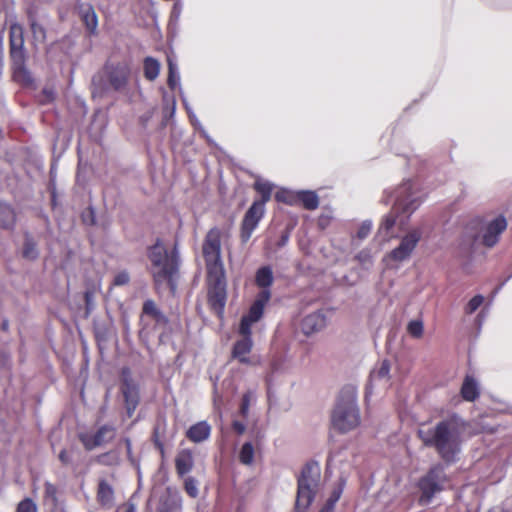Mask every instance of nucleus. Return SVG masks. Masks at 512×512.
I'll return each mask as SVG.
<instances>
[{
  "label": "nucleus",
  "instance_id": "f257e3e1",
  "mask_svg": "<svg viewBox=\"0 0 512 512\" xmlns=\"http://www.w3.org/2000/svg\"><path fill=\"white\" fill-rule=\"evenodd\" d=\"M393 197V210L383 219L379 227V233L384 237H389L392 234L394 226L402 228L406 224L409 215L413 213L423 201V198L410 183H405L397 188Z\"/></svg>",
  "mask_w": 512,
  "mask_h": 512
},
{
  "label": "nucleus",
  "instance_id": "f03ea898",
  "mask_svg": "<svg viewBox=\"0 0 512 512\" xmlns=\"http://www.w3.org/2000/svg\"><path fill=\"white\" fill-rule=\"evenodd\" d=\"M460 432V425L455 420H448L433 429H420L419 436L426 445L434 446L444 460L453 461L460 451Z\"/></svg>",
  "mask_w": 512,
  "mask_h": 512
},
{
  "label": "nucleus",
  "instance_id": "7ed1b4c3",
  "mask_svg": "<svg viewBox=\"0 0 512 512\" xmlns=\"http://www.w3.org/2000/svg\"><path fill=\"white\" fill-rule=\"evenodd\" d=\"M221 233L218 229H211L203 245V254L206 260L209 280L214 282L220 301L224 300L223 268L221 263Z\"/></svg>",
  "mask_w": 512,
  "mask_h": 512
},
{
  "label": "nucleus",
  "instance_id": "20e7f679",
  "mask_svg": "<svg viewBox=\"0 0 512 512\" xmlns=\"http://www.w3.org/2000/svg\"><path fill=\"white\" fill-rule=\"evenodd\" d=\"M353 388L342 391L332 414V425L341 432H348L360 424L359 409Z\"/></svg>",
  "mask_w": 512,
  "mask_h": 512
},
{
  "label": "nucleus",
  "instance_id": "39448f33",
  "mask_svg": "<svg viewBox=\"0 0 512 512\" xmlns=\"http://www.w3.org/2000/svg\"><path fill=\"white\" fill-rule=\"evenodd\" d=\"M151 272L157 285H172L173 276L177 270L175 251H168L164 244L157 242L149 251Z\"/></svg>",
  "mask_w": 512,
  "mask_h": 512
},
{
  "label": "nucleus",
  "instance_id": "423d86ee",
  "mask_svg": "<svg viewBox=\"0 0 512 512\" xmlns=\"http://www.w3.org/2000/svg\"><path fill=\"white\" fill-rule=\"evenodd\" d=\"M319 481L320 469L317 465H310L304 468L298 481L296 509L299 512L305 511L310 506L318 490Z\"/></svg>",
  "mask_w": 512,
  "mask_h": 512
},
{
  "label": "nucleus",
  "instance_id": "0eeeda50",
  "mask_svg": "<svg viewBox=\"0 0 512 512\" xmlns=\"http://www.w3.org/2000/svg\"><path fill=\"white\" fill-rule=\"evenodd\" d=\"M507 220L503 215H489L477 222L475 239L487 247L494 246L506 230Z\"/></svg>",
  "mask_w": 512,
  "mask_h": 512
},
{
  "label": "nucleus",
  "instance_id": "6e6552de",
  "mask_svg": "<svg viewBox=\"0 0 512 512\" xmlns=\"http://www.w3.org/2000/svg\"><path fill=\"white\" fill-rule=\"evenodd\" d=\"M445 483L446 477L442 467H433L419 481V489L421 491L420 502L423 505L429 504L433 496L444 488Z\"/></svg>",
  "mask_w": 512,
  "mask_h": 512
},
{
  "label": "nucleus",
  "instance_id": "1a4fd4ad",
  "mask_svg": "<svg viewBox=\"0 0 512 512\" xmlns=\"http://www.w3.org/2000/svg\"><path fill=\"white\" fill-rule=\"evenodd\" d=\"M422 236V232L420 229L415 228L412 229L405 235L399 246L392 250L389 254L386 255L385 261L390 263H399L407 260L415 249L417 243L419 242Z\"/></svg>",
  "mask_w": 512,
  "mask_h": 512
},
{
  "label": "nucleus",
  "instance_id": "9d476101",
  "mask_svg": "<svg viewBox=\"0 0 512 512\" xmlns=\"http://www.w3.org/2000/svg\"><path fill=\"white\" fill-rule=\"evenodd\" d=\"M271 294L269 290H262L256 297L247 315L243 316L239 333H251V326L256 323L263 314L265 305L270 300Z\"/></svg>",
  "mask_w": 512,
  "mask_h": 512
},
{
  "label": "nucleus",
  "instance_id": "9b49d317",
  "mask_svg": "<svg viewBox=\"0 0 512 512\" xmlns=\"http://www.w3.org/2000/svg\"><path fill=\"white\" fill-rule=\"evenodd\" d=\"M115 438V430L110 426H103L94 433L80 434V440L87 450H92L109 443Z\"/></svg>",
  "mask_w": 512,
  "mask_h": 512
},
{
  "label": "nucleus",
  "instance_id": "f8f14e48",
  "mask_svg": "<svg viewBox=\"0 0 512 512\" xmlns=\"http://www.w3.org/2000/svg\"><path fill=\"white\" fill-rule=\"evenodd\" d=\"M264 214L263 202H254L247 211L243 223L241 237L243 242H247L255 228L257 227L260 219Z\"/></svg>",
  "mask_w": 512,
  "mask_h": 512
},
{
  "label": "nucleus",
  "instance_id": "ddd939ff",
  "mask_svg": "<svg viewBox=\"0 0 512 512\" xmlns=\"http://www.w3.org/2000/svg\"><path fill=\"white\" fill-rule=\"evenodd\" d=\"M11 58L13 61V77L24 85L32 83V76L24 65V54L22 48L11 47Z\"/></svg>",
  "mask_w": 512,
  "mask_h": 512
},
{
  "label": "nucleus",
  "instance_id": "4468645a",
  "mask_svg": "<svg viewBox=\"0 0 512 512\" xmlns=\"http://www.w3.org/2000/svg\"><path fill=\"white\" fill-rule=\"evenodd\" d=\"M239 335L241 338L236 341L233 347L232 357L240 363L252 364L253 360L250 357V352L253 346L251 333H239Z\"/></svg>",
  "mask_w": 512,
  "mask_h": 512
},
{
  "label": "nucleus",
  "instance_id": "2eb2a0df",
  "mask_svg": "<svg viewBox=\"0 0 512 512\" xmlns=\"http://www.w3.org/2000/svg\"><path fill=\"white\" fill-rule=\"evenodd\" d=\"M326 326V317L320 312L307 315L302 321V330L305 334H312L322 330Z\"/></svg>",
  "mask_w": 512,
  "mask_h": 512
},
{
  "label": "nucleus",
  "instance_id": "dca6fc26",
  "mask_svg": "<svg viewBox=\"0 0 512 512\" xmlns=\"http://www.w3.org/2000/svg\"><path fill=\"white\" fill-rule=\"evenodd\" d=\"M128 75L129 69L125 65H117L115 67L109 68L108 70L109 82L115 89H119L124 86Z\"/></svg>",
  "mask_w": 512,
  "mask_h": 512
},
{
  "label": "nucleus",
  "instance_id": "f3484780",
  "mask_svg": "<svg viewBox=\"0 0 512 512\" xmlns=\"http://www.w3.org/2000/svg\"><path fill=\"white\" fill-rule=\"evenodd\" d=\"M461 395L466 401H474L479 396V385L474 377H465L461 387Z\"/></svg>",
  "mask_w": 512,
  "mask_h": 512
},
{
  "label": "nucleus",
  "instance_id": "a211bd4d",
  "mask_svg": "<svg viewBox=\"0 0 512 512\" xmlns=\"http://www.w3.org/2000/svg\"><path fill=\"white\" fill-rule=\"evenodd\" d=\"M211 427L206 422H199L187 431V437L193 442L206 440L210 435Z\"/></svg>",
  "mask_w": 512,
  "mask_h": 512
},
{
  "label": "nucleus",
  "instance_id": "6ab92c4d",
  "mask_svg": "<svg viewBox=\"0 0 512 512\" xmlns=\"http://www.w3.org/2000/svg\"><path fill=\"white\" fill-rule=\"evenodd\" d=\"M389 371L390 366L387 361H383L379 368L372 372L371 374V384L379 385L383 388L388 386L389 382Z\"/></svg>",
  "mask_w": 512,
  "mask_h": 512
},
{
  "label": "nucleus",
  "instance_id": "aec40b11",
  "mask_svg": "<svg viewBox=\"0 0 512 512\" xmlns=\"http://www.w3.org/2000/svg\"><path fill=\"white\" fill-rule=\"evenodd\" d=\"M176 469L180 475H185L193 467V456L189 450H182L178 453L176 460Z\"/></svg>",
  "mask_w": 512,
  "mask_h": 512
},
{
  "label": "nucleus",
  "instance_id": "412c9836",
  "mask_svg": "<svg viewBox=\"0 0 512 512\" xmlns=\"http://www.w3.org/2000/svg\"><path fill=\"white\" fill-rule=\"evenodd\" d=\"M273 280V271L270 267L264 266L257 270L255 282L262 290H268V287L272 285Z\"/></svg>",
  "mask_w": 512,
  "mask_h": 512
},
{
  "label": "nucleus",
  "instance_id": "4be33fe9",
  "mask_svg": "<svg viewBox=\"0 0 512 512\" xmlns=\"http://www.w3.org/2000/svg\"><path fill=\"white\" fill-rule=\"evenodd\" d=\"M81 14L86 27L91 32H94L98 26V19L94 9L91 6L87 5L82 8Z\"/></svg>",
  "mask_w": 512,
  "mask_h": 512
},
{
  "label": "nucleus",
  "instance_id": "5701e85b",
  "mask_svg": "<svg viewBox=\"0 0 512 512\" xmlns=\"http://www.w3.org/2000/svg\"><path fill=\"white\" fill-rule=\"evenodd\" d=\"M160 72V63L151 57H148L144 61V74L148 80H155Z\"/></svg>",
  "mask_w": 512,
  "mask_h": 512
},
{
  "label": "nucleus",
  "instance_id": "b1692460",
  "mask_svg": "<svg viewBox=\"0 0 512 512\" xmlns=\"http://www.w3.org/2000/svg\"><path fill=\"white\" fill-rule=\"evenodd\" d=\"M254 186H255V189L261 194L262 200L260 202H263V206H264L265 203L267 201H269V199L271 198L273 184L267 180L259 178L255 181Z\"/></svg>",
  "mask_w": 512,
  "mask_h": 512
},
{
  "label": "nucleus",
  "instance_id": "393cba45",
  "mask_svg": "<svg viewBox=\"0 0 512 512\" xmlns=\"http://www.w3.org/2000/svg\"><path fill=\"white\" fill-rule=\"evenodd\" d=\"M297 196L306 209L314 210L319 205L318 196L312 191H302Z\"/></svg>",
  "mask_w": 512,
  "mask_h": 512
},
{
  "label": "nucleus",
  "instance_id": "a878e982",
  "mask_svg": "<svg viewBox=\"0 0 512 512\" xmlns=\"http://www.w3.org/2000/svg\"><path fill=\"white\" fill-rule=\"evenodd\" d=\"M124 397L126 400L128 414L131 415L138 403V393L134 387L126 385L123 389Z\"/></svg>",
  "mask_w": 512,
  "mask_h": 512
},
{
  "label": "nucleus",
  "instance_id": "bb28decb",
  "mask_svg": "<svg viewBox=\"0 0 512 512\" xmlns=\"http://www.w3.org/2000/svg\"><path fill=\"white\" fill-rule=\"evenodd\" d=\"M167 62H168V70H169L168 85L170 86V88L174 89L179 85V82H180V76L178 73L177 63L170 56L167 58Z\"/></svg>",
  "mask_w": 512,
  "mask_h": 512
},
{
  "label": "nucleus",
  "instance_id": "cd10ccee",
  "mask_svg": "<svg viewBox=\"0 0 512 512\" xmlns=\"http://www.w3.org/2000/svg\"><path fill=\"white\" fill-rule=\"evenodd\" d=\"M10 43L11 47L22 48L23 47V29L19 24H12L10 26Z\"/></svg>",
  "mask_w": 512,
  "mask_h": 512
},
{
  "label": "nucleus",
  "instance_id": "c85d7f7f",
  "mask_svg": "<svg viewBox=\"0 0 512 512\" xmlns=\"http://www.w3.org/2000/svg\"><path fill=\"white\" fill-rule=\"evenodd\" d=\"M408 333L414 338H421L424 332V324L420 319H413L407 325Z\"/></svg>",
  "mask_w": 512,
  "mask_h": 512
},
{
  "label": "nucleus",
  "instance_id": "c756f323",
  "mask_svg": "<svg viewBox=\"0 0 512 512\" xmlns=\"http://www.w3.org/2000/svg\"><path fill=\"white\" fill-rule=\"evenodd\" d=\"M98 497L105 505L111 503L113 498L112 488L107 483L101 482L99 485Z\"/></svg>",
  "mask_w": 512,
  "mask_h": 512
},
{
  "label": "nucleus",
  "instance_id": "7c9ffc66",
  "mask_svg": "<svg viewBox=\"0 0 512 512\" xmlns=\"http://www.w3.org/2000/svg\"><path fill=\"white\" fill-rule=\"evenodd\" d=\"M239 458H240V461L245 465H249L253 462L254 448L251 445V443H245L242 446Z\"/></svg>",
  "mask_w": 512,
  "mask_h": 512
},
{
  "label": "nucleus",
  "instance_id": "2f4dec72",
  "mask_svg": "<svg viewBox=\"0 0 512 512\" xmlns=\"http://www.w3.org/2000/svg\"><path fill=\"white\" fill-rule=\"evenodd\" d=\"M341 495V491L339 489H335L331 496L328 498L326 504L319 512H332L334 509L335 503L339 500Z\"/></svg>",
  "mask_w": 512,
  "mask_h": 512
},
{
  "label": "nucleus",
  "instance_id": "473e14b6",
  "mask_svg": "<svg viewBox=\"0 0 512 512\" xmlns=\"http://www.w3.org/2000/svg\"><path fill=\"white\" fill-rule=\"evenodd\" d=\"M17 512H37V505L30 498H25L17 506Z\"/></svg>",
  "mask_w": 512,
  "mask_h": 512
},
{
  "label": "nucleus",
  "instance_id": "72a5a7b5",
  "mask_svg": "<svg viewBox=\"0 0 512 512\" xmlns=\"http://www.w3.org/2000/svg\"><path fill=\"white\" fill-rule=\"evenodd\" d=\"M275 199L279 202H284V203L290 204L294 200V195L292 192H290L288 190L280 189L275 193Z\"/></svg>",
  "mask_w": 512,
  "mask_h": 512
},
{
  "label": "nucleus",
  "instance_id": "f704fd0d",
  "mask_svg": "<svg viewBox=\"0 0 512 512\" xmlns=\"http://www.w3.org/2000/svg\"><path fill=\"white\" fill-rule=\"evenodd\" d=\"M484 298L481 295L474 296L467 304L466 306V312L471 314L475 312L483 303Z\"/></svg>",
  "mask_w": 512,
  "mask_h": 512
},
{
  "label": "nucleus",
  "instance_id": "c9c22d12",
  "mask_svg": "<svg viewBox=\"0 0 512 512\" xmlns=\"http://www.w3.org/2000/svg\"><path fill=\"white\" fill-rule=\"evenodd\" d=\"M118 461H119V456L116 452H109V453L103 454L99 457V462L102 464L114 465V464H117Z\"/></svg>",
  "mask_w": 512,
  "mask_h": 512
},
{
  "label": "nucleus",
  "instance_id": "e433bc0d",
  "mask_svg": "<svg viewBox=\"0 0 512 512\" xmlns=\"http://www.w3.org/2000/svg\"><path fill=\"white\" fill-rule=\"evenodd\" d=\"M185 490L191 497H197L198 487L196 481L192 478H187L185 480Z\"/></svg>",
  "mask_w": 512,
  "mask_h": 512
},
{
  "label": "nucleus",
  "instance_id": "4c0bfd02",
  "mask_svg": "<svg viewBox=\"0 0 512 512\" xmlns=\"http://www.w3.org/2000/svg\"><path fill=\"white\" fill-rule=\"evenodd\" d=\"M0 209L2 210L3 214L6 216V220H4L2 222V225L9 226L10 224H12L14 222V212L8 206L0 207Z\"/></svg>",
  "mask_w": 512,
  "mask_h": 512
},
{
  "label": "nucleus",
  "instance_id": "58836bf2",
  "mask_svg": "<svg viewBox=\"0 0 512 512\" xmlns=\"http://www.w3.org/2000/svg\"><path fill=\"white\" fill-rule=\"evenodd\" d=\"M129 282V275L127 272H119L114 278V285L120 286L125 285Z\"/></svg>",
  "mask_w": 512,
  "mask_h": 512
},
{
  "label": "nucleus",
  "instance_id": "ea45409f",
  "mask_svg": "<svg viewBox=\"0 0 512 512\" xmlns=\"http://www.w3.org/2000/svg\"><path fill=\"white\" fill-rule=\"evenodd\" d=\"M371 230V223H363L358 230V237L363 239L367 237Z\"/></svg>",
  "mask_w": 512,
  "mask_h": 512
},
{
  "label": "nucleus",
  "instance_id": "a19ab883",
  "mask_svg": "<svg viewBox=\"0 0 512 512\" xmlns=\"http://www.w3.org/2000/svg\"><path fill=\"white\" fill-rule=\"evenodd\" d=\"M144 312L147 314H156V305L152 301H147L144 304Z\"/></svg>",
  "mask_w": 512,
  "mask_h": 512
},
{
  "label": "nucleus",
  "instance_id": "79ce46f5",
  "mask_svg": "<svg viewBox=\"0 0 512 512\" xmlns=\"http://www.w3.org/2000/svg\"><path fill=\"white\" fill-rule=\"evenodd\" d=\"M59 459L63 464H69L71 462V455L67 450H62L59 454Z\"/></svg>",
  "mask_w": 512,
  "mask_h": 512
},
{
  "label": "nucleus",
  "instance_id": "37998d69",
  "mask_svg": "<svg viewBox=\"0 0 512 512\" xmlns=\"http://www.w3.org/2000/svg\"><path fill=\"white\" fill-rule=\"evenodd\" d=\"M33 32L36 37L44 39V31L41 27H38L36 25H33Z\"/></svg>",
  "mask_w": 512,
  "mask_h": 512
},
{
  "label": "nucleus",
  "instance_id": "c03bdc74",
  "mask_svg": "<svg viewBox=\"0 0 512 512\" xmlns=\"http://www.w3.org/2000/svg\"><path fill=\"white\" fill-rule=\"evenodd\" d=\"M358 258L360 261L366 263V262H369L370 261V255L366 252H361L359 255H358Z\"/></svg>",
  "mask_w": 512,
  "mask_h": 512
},
{
  "label": "nucleus",
  "instance_id": "a18cd8bd",
  "mask_svg": "<svg viewBox=\"0 0 512 512\" xmlns=\"http://www.w3.org/2000/svg\"><path fill=\"white\" fill-rule=\"evenodd\" d=\"M233 427L234 429L238 432V433H243L245 431V426L244 424L240 423V422H234L233 424Z\"/></svg>",
  "mask_w": 512,
  "mask_h": 512
},
{
  "label": "nucleus",
  "instance_id": "49530a36",
  "mask_svg": "<svg viewBox=\"0 0 512 512\" xmlns=\"http://www.w3.org/2000/svg\"><path fill=\"white\" fill-rule=\"evenodd\" d=\"M134 510H135L134 506L131 504H128V505H124L123 507H121L118 512H134Z\"/></svg>",
  "mask_w": 512,
  "mask_h": 512
},
{
  "label": "nucleus",
  "instance_id": "de8ad7c7",
  "mask_svg": "<svg viewBox=\"0 0 512 512\" xmlns=\"http://www.w3.org/2000/svg\"><path fill=\"white\" fill-rule=\"evenodd\" d=\"M186 108H187V111H188V113H189L190 120H191V122L193 123V125L198 124L199 122H198V120H197L196 116H195V115H194V114L189 110V108H188V106H187V105H186Z\"/></svg>",
  "mask_w": 512,
  "mask_h": 512
},
{
  "label": "nucleus",
  "instance_id": "09e8293b",
  "mask_svg": "<svg viewBox=\"0 0 512 512\" xmlns=\"http://www.w3.org/2000/svg\"><path fill=\"white\" fill-rule=\"evenodd\" d=\"M24 255H25L26 257L33 258V257L35 256V252H34V250H33L32 248H31V249H30V248H27V249H25V251H24Z\"/></svg>",
  "mask_w": 512,
  "mask_h": 512
},
{
  "label": "nucleus",
  "instance_id": "8fccbe9b",
  "mask_svg": "<svg viewBox=\"0 0 512 512\" xmlns=\"http://www.w3.org/2000/svg\"><path fill=\"white\" fill-rule=\"evenodd\" d=\"M125 443H126V447H127V452H128V454H130V451H131L130 441L127 439V440H125Z\"/></svg>",
  "mask_w": 512,
  "mask_h": 512
},
{
  "label": "nucleus",
  "instance_id": "3c124183",
  "mask_svg": "<svg viewBox=\"0 0 512 512\" xmlns=\"http://www.w3.org/2000/svg\"><path fill=\"white\" fill-rule=\"evenodd\" d=\"M247 410V403L246 401L243 403L242 411L245 412Z\"/></svg>",
  "mask_w": 512,
  "mask_h": 512
},
{
  "label": "nucleus",
  "instance_id": "603ef678",
  "mask_svg": "<svg viewBox=\"0 0 512 512\" xmlns=\"http://www.w3.org/2000/svg\"><path fill=\"white\" fill-rule=\"evenodd\" d=\"M490 512H502V511L500 509L496 508V509L491 510Z\"/></svg>",
  "mask_w": 512,
  "mask_h": 512
},
{
  "label": "nucleus",
  "instance_id": "864d4df0",
  "mask_svg": "<svg viewBox=\"0 0 512 512\" xmlns=\"http://www.w3.org/2000/svg\"><path fill=\"white\" fill-rule=\"evenodd\" d=\"M287 241V237H284L283 238V243H285Z\"/></svg>",
  "mask_w": 512,
  "mask_h": 512
}]
</instances>
